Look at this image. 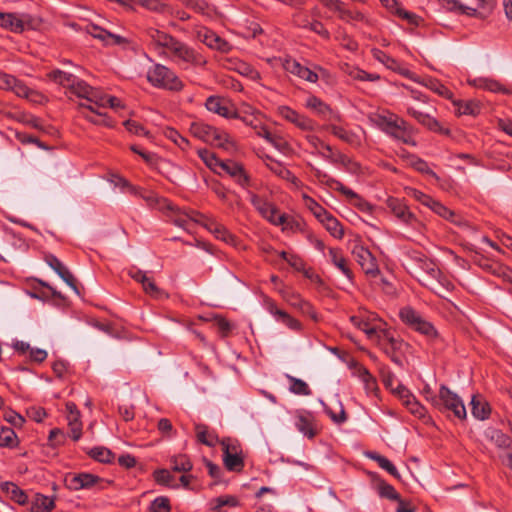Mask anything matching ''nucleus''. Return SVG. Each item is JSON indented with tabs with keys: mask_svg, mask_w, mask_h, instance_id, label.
<instances>
[{
	"mask_svg": "<svg viewBox=\"0 0 512 512\" xmlns=\"http://www.w3.org/2000/svg\"><path fill=\"white\" fill-rule=\"evenodd\" d=\"M360 379L363 381L367 392H373L377 390V381L375 377L363 366L358 369Z\"/></svg>",
	"mask_w": 512,
	"mask_h": 512,
	"instance_id": "57",
	"label": "nucleus"
},
{
	"mask_svg": "<svg viewBox=\"0 0 512 512\" xmlns=\"http://www.w3.org/2000/svg\"><path fill=\"white\" fill-rule=\"evenodd\" d=\"M18 445V437L10 427H0V447L14 448Z\"/></svg>",
	"mask_w": 512,
	"mask_h": 512,
	"instance_id": "47",
	"label": "nucleus"
},
{
	"mask_svg": "<svg viewBox=\"0 0 512 512\" xmlns=\"http://www.w3.org/2000/svg\"><path fill=\"white\" fill-rule=\"evenodd\" d=\"M88 32L94 37L97 38L105 43H108L109 40H113V43L115 44H121L123 42V38L119 35L112 34L105 29L92 25Z\"/></svg>",
	"mask_w": 512,
	"mask_h": 512,
	"instance_id": "44",
	"label": "nucleus"
},
{
	"mask_svg": "<svg viewBox=\"0 0 512 512\" xmlns=\"http://www.w3.org/2000/svg\"><path fill=\"white\" fill-rule=\"evenodd\" d=\"M284 69L311 83L318 81V75L316 72L310 70L308 67L302 66L298 61L292 58H286L283 62Z\"/></svg>",
	"mask_w": 512,
	"mask_h": 512,
	"instance_id": "17",
	"label": "nucleus"
},
{
	"mask_svg": "<svg viewBox=\"0 0 512 512\" xmlns=\"http://www.w3.org/2000/svg\"><path fill=\"white\" fill-rule=\"evenodd\" d=\"M0 89L14 92L19 97H28L30 89L13 75L0 71Z\"/></svg>",
	"mask_w": 512,
	"mask_h": 512,
	"instance_id": "16",
	"label": "nucleus"
},
{
	"mask_svg": "<svg viewBox=\"0 0 512 512\" xmlns=\"http://www.w3.org/2000/svg\"><path fill=\"white\" fill-rule=\"evenodd\" d=\"M344 72L349 75L352 79L359 81H378L380 76L378 74L368 73L358 67L346 65Z\"/></svg>",
	"mask_w": 512,
	"mask_h": 512,
	"instance_id": "45",
	"label": "nucleus"
},
{
	"mask_svg": "<svg viewBox=\"0 0 512 512\" xmlns=\"http://www.w3.org/2000/svg\"><path fill=\"white\" fill-rule=\"evenodd\" d=\"M244 454H228L223 455V463L228 471L241 472L244 469Z\"/></svg>",
	"mask_w": 512,
	"mask_h": 512,
	"instance_id": "42",
	"label": "nucleus"
},
{
	"mask_svg": "<svg viewBox=\"0 0 512 512\" xmlns=\"http://www.w3.org/2000/svg\"><path fill=\"white\" fill-rule=\"evenodd\" d=\"M54 507L53 498L37 493L32 501L30 512H51Z\"/></svg>",
	"mask_w": 512,
	"mask_h": 512,
	"instance_id": "35",
	"label": "nucleus"
},
{
	"mask_svg": "<svg viewBox=\"0 0 512 512\" xmlns=\"http://www.w3.org/2000/svg\"><path fill=\"white\" fill-rule=\"evenodd\" d=\"M325 226L327 231L335 238L341 239L344 236V230L341 223L330 213L327 214L320 220Z\"/></svg>",
	"mask_w": 512,
	"mask_h": 512,
	"instance_id": "37",
	"label": "nucleus"
},
{
	"mask_svg": "<svg viewBox=\"0 0 512 512\" xmlns=\"http://www.w3.org/2000/svg\"><path fill=\"white\" fill-rule=\"evenodd\" d=\"M296 427L308 438H313L316 435L313 424V416L310 412H298L297 413Z\"/></svg>",
	"mask_w": 512,
	"mask_h": 512,
	"instance_id": "26",
	"label": "nucleus"
},
{
	"mask_svg": "<svg viewBox=\"0 0 512 512\" xmlns=\"http://www.w3.org/2000/svg\"><path fill=\"white\" fill-rule=\"evenodd\" d=\"M287 379L290 382V392L296 395L304 396H308L312 393L311 389L309 388L308 384L305 381L291 375H287Z\"/></svg>",
	"mask_w": 512,
	"mask_h": 512,
	"instance_id": "50",
	"label": "nucleus"
},
{
	"mask_svg": "<svg viewBox=\"0 0 512 512\" xmlns=\"http://www.w3.org/2000/svg\"><path fill=\"white\" fill-rule=\"evenodd\" d=\"M471 412L472 415L479 419L485 420L490 416L491 408L487 401L483 398L474 395L471 399Z\"/></svg>",
	"mask_w": 512,
	"mask_h": 512,
	"instance_id": "29",
	"label": "nucleus"
},
{
	"mask_svg": "<svg viewBox=\"0 0 512 512\" xmlns=\"http://www.w3.org/2000/svg\"><path fill=\"white\" fill-rule=\"evenodd\" d=\"M319 155L327 159L331 163L341 164L342 166L349 170H351L354 167H357V164L355 162H353L347 155L341 153L340 151H334L332 149V152H327L324 150L323 152H319Z\"/></svg>",
	"mask_w": 512,
	"mask_h": 512,
	"instance_id": "33",
	"label": "nucleus"
},
{
	"mask_svg": "<svg viewBox=\"0 0 512 512\" xmlns=\"http://www.w3.org/2000/svg\"><path fill=\"white\" fill-rule=\"evenodd\" d=\"M165 54L177 62H183L192 66H202L206 63L200 53L177 38H174Z\"/></svg>",
	"mask_w": 512,
	"mask_h": 512,
	"instance_id": "6",
	"label": "nucleus"
},
{
	"mask_svg": "<svg viewBox=\"0 0 512 512\" xmlns=\"http://www.w3.org/2000/svg\"><path fill=\"white\" fill-rule=\"evenodd\" d=\"M302 198L306 208L309 209L319 221L327 214L328 211L312 197L303 194Z\"/></svg>",
	"mask_w": 512,
	"mask_h": 512,
	"instance_id": "52",
	"label": "nucleus"
},
{
	"mask_svg": "<svg viewBox=\"0 0 512 512\" xmlns=\"http://www.w3.org/2000/svg\"><path fill=\"white\" fill-rule=\"evenodd\" d=\"M352 254L360 266L373 257V254L361 244H356L353 247Z\"/></svg>",
	"mask_w": 512,
	"mask_h": 512,
	"instance_id": "64",
	"label": "nucleus"
},
{
	"mask_svg": "<svg viewBox=\"0 0 512 512\" xmlns=\"http://www.w3.org/2000/svg\"><path fill=\"white\" fill-rule=\"evenodd\" d=\"M205 107L208 111L218 114L225 118H238L236 111H231L224 100L217 96H210L205 102Z\"/></svg>",
	"mask_w": 512,
	"mask_h": 512,
	"instance_id": "21",
	"label": "nucleus"
},
{
	"mask_svg": "<svg viewBox=\"0 0 512 512\" xmlns=\"http://www.w3.org/2000/svg\"><path fill=\"white\" fill-rule=\"evenodd\" d=\"M486 437L500 449L512 448V438L496 428H489Z\"/></svg>",
	"mask_w": 512,
	"mask_h": 512,
	"instance_id": "30",
	"label": "nucleus"
},
{
	"mask_svg": "<svg viewBox=\"0 0 512 512\" xmlns=\"http://www.w3.org/2000/svg\"><path fill=\"white\" fill-rule=\"evenodd\" d=\"M391 2L392 6H390V8L393 13L398 15L400 18L407 20L408 23L417 25L419 19L417 15L401 8L395 0H391Z\"/></svg>",
	"mask_w": 512,
	"mask_h": 512,
	"instance_id": "60",
	"label": "nucleus"
},
{
	"mask_svg": "<svg viewBox=\"0 0 512 512\" xmlns=\"http://www.w3.org/2000/svg\"><path fill=\"white\" fill-rule=\"evenodd\" d=\"M251 204L268 221L274 225H282L286 222L285 214H279L277 208L263 197L257 194H251Z\"/></svg>",
	"mask_w": 512,
	"mask_h": 512,
	"instance_id": "9",
	"label": "nucleus"
},
{
	"mask_svg": "<svg viewBox=\"0 0 512 512\" xmlns=\"http://www.w3.org/2000/svg\"><path fill=\"white\" fill-rule=\"evenodd\" d=\"M277 113L286 121L294 124L297 128L303 131H313L316 127V123L309 117L298 113L296 110L289 106H279Z\"/></svg>",
	"mask_w": 512,
	"mask_h": 512,
	"instance_id": "10",
	"label": "nucleus"
},
{
	"mask_svg": "<svg viewBox=\"0 0 512 512\" xmlns=\"http://www.w3.org/2000/svg\"><path fill=\"white\" fill-rule=\"evenodd\" d=\"M146 35L149 37V39L155 45L156 48H163L165 50L168 49V47L175 38L171 34L153 27L146 29Z\"/></svg>",
	"mask_w": 512,
	"mask_h": 512,
	"instance_id": "24",
	"label": "nucleus"
},
{
	"mask_svg": "<svg viewBox=\"0 0 512 512\" xmlns=\"http://www.w3.org/2000/svg\"><path fill=\"white\" fill-rule=\"evenodd\" d=\"M401 320L415 331L425 335L429 339L438 337V332L435 327L426 321L420 313L411 307H404L400 310Z\"/></svg>",
	"mask_w": 512,
	"mask_h": 512,
	"instance_id": "7",
	"label": "nucleus"
},
{
	"mask_svg": "<svg viewBox=\"0 0 512 512\" xmlns=\"http://www.w3.org/2000/svg\"><path fill=\"white\" fill-rule=\"evenodd\" d=\"M374 342L395 364L403 365V349L407 344L402 339L395 337L390 330L383 329Z\"/></svg>",
	"mask_w": 512,
	"mask_h": 512,
	"instance_id": "5",
	"label": "nucleus"
},
{
	"mask_svg": "<svg viewBox=\"0 0 512 512\" xmlns=\"http://www.w3.org/2000/svg\"><path fill=\"white\" fill-rule=\"evenodd\" d=\"M103 480L91 473L69 474L65 478V485L69 490L78 491L81 489H90Z\"/></svg>",
	"mask_w": 512,
	"mask_h": 512,
	"instance_id": "12",
	"label": "nucleus"
},
{
	"mask_svg": "<svg viewBox=\"0 0 512 512\" xmlns=\"http://www.w3.org/2000/svg\"><path fill=\"white\" fill-rule=\"evenodd\" d=\"M189 131L195 138L222 148L227 151L236 150V143L224 130L213 127L201 121H194L190 124Z\"/></svg>",
	"mask_w": 512,
	"mask_h": 512,
	"instance_id": "1",
	"label": "nucleus"
},
{
	"mask_svg": "<svg viewBox=\"0 0 512 512\" xmlns=\"http://www.w3.org/2000/svg\"><path fill=\"white\" fill-rule=\"evenodd\" d=\"M378 125L383 132L394 139L407 145L416 146L417 143L413 138V128L403 118L379 116Z\"/></svg>",
	"mask_w": 512,
	"mask_h": 512,
	"instance_id": "2",
	"label": "nucleus"
},
{
	"mask_svg": "<svg viewBox=\"0 0 512 512\" xmlns=\"http://www.w3.org/2000/svg\"><path fill=\"white\" fill-rule=\"evenodd\" d=\"M306 107L316 112L318 115L325 117L331 113V108L320 98L316 96H310L306 100Z\"/></svg>",
	"mask_w": 512,
	"mask_h": 512,
	"instance_id": "49",
	"label": "nucleus"
},
{
	"mask_svg": "<svg viewBox=\"0 0 512 512\" xmlns=\"http://www.w3.org/2000/svg\"><path fill=\"white\" fill-rule=\"evenodd\" d=\"M478 87L491 92H499L503 94H509L510 91L505 88L499 81L488 78H480L478 80Z\"/></svg>",
	"mask_w": 512,
	"mask_h": 512,
	"instance_id": "54",
	"label": "nucleus"
},
{
	"mask_svg": "<svg viewBox=\"0 0 512 512\" xmlns=\"http://www.w3.org/2000/svg\"><path fill=\"white\" fill-rule=\"evenodd\" d=\"M195 431L197 440L208 447H215L220 441L217 434L209 430L208 426L205 424H196Z\"/></svg>",
	"mask_w": 512,
	"mask_h": 512,
	"instance_id": "27",
	"label": "nucleus"
},
{
	"mask_svg": "<svg viewBox=\"0 0 512 512\" xmlns=\"http://www.w3.org/2000/svg\"><path fill=\"white\" fill-rule=\"evenodd\" d=\"M0 489L10 500L19 505H25L28 502V495L18 485L10 481H4L0 484Z\"/></svg>",
	"mask_w": 512,
	"mask_h": 512,
	"instance_id": "22",
	"label": "nucleus"
},
{
	"mask_svg": "<svg viewBox=\"0 0 512 512\" xmlns=\"http://www.w3.org/2000/svg\"><path fill=\"white\" fill-rule=\"evenodd\" d=\"M366 456L377 462V464L382 468L384 469L385 471H387L390 475H392L393 477L399 479L400 478V475L396 469V467L392 464V462L387 459L386 457L378 454L377 452H374V451H370V452H367L366 453Z\"/></svg>",
	"mask_w": 512,
	"mask_h": 512,
	"instance_id": "41",
	"label": "nucleus"
},
{
	"mask_svg": "<svg viewBox=\"0 0 512 512\" xmlns=\"http://www.w3.org/2000/svg\"><path fill=\"white\" fill-rule=\"evenodd\" d=\"M45 261L68 286L77 291V285L74 276L56 256L53 254H48L45 256Z\"/></svg>",
	"mask_w": 512,
	"mask_h": 512,
	"instance_id": "18",
	"label": "nucleus"
},
{
	"mask_svg": "<svg viewBox=\"0 0 512 512\" xmlns=\"http://www.w3.org/2000/svg\"><path fill=\"white\" fill-rule=\"evenodd\" d=\"M407 114L414 118L420 125L424 126L425 128L434 133L443 135L450 134V130L447 128H443L440 122L435 117L430 115L428 112L418 110L414 107H408Z\"/></svg>",
	"mask_w": 512,
	"mask_h": 512,
	"instance_id": "11",
	"label": "nucleus"
},
{
	"mask_svg": "<svg viewBox=\"0 0 512 512\" xmlns=\"http://www.w3.org/2000/svg\"><path fill=\"white\" fill-rule=\"evenodd\" d=\"M203 226L211 233H213L216 238L226 243H231L234 241V236L226 229V227L214 219H206V221L203 222Z\"/></svg>",
	"mask_w": 512,
	"mask_h": 512,
	"instance_id": "28",
	"label": "nucleus"
},
{
	"mask_svg": "<svg viewBox=\"0 0 512 512\" xmlns=\"http://www.w3.org/2000/svg\"><path fill=\"white\" fill-rule=\"evenodd\" d=\"M170 466L174 472H189L193 468L190 458L185 454H179L170 458Z\"/></svg>",
	"mask_w": 512,
	"mask_h": 512,
	"instance_id": "43",
	"label": "nucleus"
},
{
	"mask_svg": "<svg viewBox=\"0 0 512 512\" xmlns=\"http://www.w3.org/2000/svg\"><path fill=\"white\" fill-rule=\"evenodd\" d=\"M266 167L273 172L278 177L292 182L293 184H297L299 182L298 178L288 169L286 168L280 161H271V163H266Z\"/></svg>",
	"mask_w": 512,
	"mask_h": 512,
	"instance_id": "38",
	"label": "nucleus"
},
{
	"mask_svg": "<svg viewBox=\"0 0 512 512\" xmlns=\"http://www.w3.org/2000/svg\"><path fill=\"white\" fill-rule=\"evenodd\" d=\"M386 205L395 215V217H397L403 223L411 226L420 224L417 217L409 210L408 206L403 202V200L395 197H389L386 200Z\"/></svg>",
	"mask_w": 512,
	"mask_h": 512,
	"instance_id": "13",
	"label": "nucleus"
},
{
	"mask_svg": "<svg viewBox=\"0 0 512 512\" xmlns=\"http://www.w3.org/2000/svg\"><path fill=\"white\" fill-rule=\"evenodd\" d=\"M147 80L156 88L171 91H180L184 86L175 72L162 64H155L148 70Z\"/></svg>",
	"mask_w": 512,
	"mask_h": 512,
	"instance_id": "4",
	"label": "nucleus"
},
{
	"mask_svg": "<svg viewBox=\"0 0 512 512\" xmlns=\"http://www.w3.org/2000/svg\"><path fill=\"white\" fill-rule=\"evenodd\" d=\"M305 138L309 145L315 150L312 153H317L319 155V152H323L324 150L327 152H332V147L324 143L318 136L308 134Z\"/></svg>",
	"mask_w": 512,
	"mask_h": 512,
	"instance_id": "61",
	"label": "nucleus"
},
{
	"mask_svg": "<svg viewBox=\"0 0 512 512\" xmlns=\"http://www.w3.org/2000/svg\"><path fill=\"white\" fill-rule=\"evenodd\" d=\"M0 26L15 33L24 31V22L13 13L0 12Z\"/></svg>",
	"mask_w": 512,
	"mask_h": 512,
	"instance_id": "31",
	"label": "nucleus"
},
{
	"mask_svg": "<svg viewBox=\"0 0 512 512\" xmlns=\"http://www.w3.org/2000/svg\"><path fill=\"white\" fill-rule=\"evenodd\" d=\"M329 129L334 136L350 145H358L360 143V140L355 133L344 129L341 126L331 125Z\"/></svg>",
	"mask_w": 512,
	"mask_h": 512,
	"instance_id": "46",
	"label": "nucleus"
},
{
	"mask_svg": "<svg viewBox=\"0 0 512 512\" xmlns=\"http://www.w3.org/2000/svg\"><path fill=\"white\" fill-rule=\"evenodd\" d=\"M197 37L209 48L218 50L222 53H228L232 49V46L229 42L222 39L215 32L207 28H201L198 30Z\"/></svg>",
	"mask_w": 512,
	"mask_h": 512,
	"instance_id": "15",
	"label": "nucleus"
},
{
	"mask_svg": "<svg viewBox=\"0 0 512 512\" xmlns=\"http://www.w3.org/2000/svg\"><path fill=\"white\" fill-rule=\"evenodd\" d=\"M147 512H171L169 498L165 496L155 498L151 502Z\"/></svg>",
	"mask_w": 512,
	"mask_h": 512,
	"instance_id": "58",
	"label": "nucleus"
},
{
	"mask_svg": "<svg viewBox=\"0 0 512 512\" xmlns=\"http://www.w3.org/2000/svg\"><path fill=\"white\" fill-rule=\"evenodd\" d=\"M430 209L433 212H435L437 215H439L440 217H442L456 225H461L463 222L461 216L457 215L454 211L450 210L449 208H447L446 206H444L442 203H440L437 200H434Z\"/></svg>",
	"mask_w": 512,
	"mask_h": 512,
	"instance_id": "36",
	"label": "nucleus"
},
{
	"mask_svg": "<svg viewBox=\"0 0 512 512\" xmlns=\"http://www.w3.org/2000/svg\"><path fill=\"white\" fill-rule=\"evenodd\" d=\"M350 321L355 327L362 330L367 335L368 339H370L373 342L377 338L379 333L383 330L381 328L371 325L367 320H364L360 316H351Z\"/></svg>",
	"mask_w": 512,
	"mask_h": 512,
	"instance_id": "32",
	"label": "nucleus"
},
{
	"mask_svg": "<svg viewBox=\"0 0 512 512\" xmlns=\"http://www.w3.org/2000/svg\"><path fill=\"white\" fill-rule=\"evenodd\" d=\"M200 159L205 163V165L212 170L213 172L221 175L220 164H222L223 160L219 159L217 155L208 149H199L197 151Z\"/></svg>",
	"mask_w": 512,
	"mask_h": 512,
	"instance_id": "39",
	"label": "nucleus"
},
{
	"mask_svg": "<svg viewBox=\"0 0 512 512\" xmlns=\"http://www.w3.org/2000/svg\"><path fill=\"white\" fill-rule=\"evenodd\" d=\"M456 107V114L461 115H471L477 116L481 112V105L476 100H468V101H454L453 102Z\"/></svg>",
	"mask_w": 512,
	"mask_h": 512,
	"instance_id": "34",
	"label": "nucleus"
},
{
	"mask_svg": "<svg viewBox=\"0 0 512 512\" xmlns=\"http://www.w3.org/2000/svg\"><path fill=\"white\" fill-rule=\"evenodd\" d=\"M431 403L441 412L451 411L458 419H466L467 413L463 401L445 385L440 386L438 396L431 397Z\"/></svg>",
	"mask_w": 512,
	"mask_h": 512,
	"instance_id": "3",
	"label": "nucleus"
},
{
	"mask_svg": "<svg viewBox=\"0 0 512 512\" xmlns=\"http://www.w3.org/2000/svg\"><path fill=\"white\" fill-rule=\"evenodd\" d=\"M324 6L338 13L339 18L344 21L362 20L363 15L358 11L345 9L340 0H319Z\"/></svg>",
	"mask_w": 512,
	"mask_h": 512,
	"instance_id": "20",
	"label": "nucleus"
},
{
	"mask_svg": "<svg viewBox=\"0 0 512 512\" xmlns=\"http://www.w3.org/2000/svg\"><path fill=\"white\" fill-rule=\"evenodd\" d=\"M70 92L79 98L88 100L91 93H94V88L88 85L85 81L76 78L75 82L69 89Z\"/></svg>",
	"mask_w": 512,
	"mask_h": 512,
	"instance_id": "48",
	"label": "nucleus"
},
{
	"mask_svg": "<svg viewBox=\"0 0 512 512\" xmlns=\"http://www.w3.org/2000/svg\"><path fill=\"white\" fill-rule=\"evenodd\" d=\"M47 77L50 80L54 81L55 83L65 87V88H68V89L71 88V86L73 85V83L75 82V80L77 78L72 73H68V72H65V71H62L59 69L50 71L47 74Z\"/></svg>",
	"mask_w": 512,
	"mask_h": 512,
	"instance_id": "40",
	"label": "nucleus"
},
{
	"mask_svg": "<svg viewBox=\"0 0 512 512\" xmlns=\"http://www.w3.org/2000/svg\"><path fill=\"white\" fill-rule=\"evenodd\" d=\"M219 171L228 174L235 182L241 187L245 188L250 183V177L247 174L244 166L234 160H225L220 164Z\"/></svg>",
	"mask_w": 512,
	"mask_h": 512,
	"instance_id": "14",
	"label": "nucleus"
},
{
	"mask_svg": "<svg viewBox=\"0 0 512 512\" xmlns=\"http://www.w3.org/2000/svg\"><path fill=\"white\" fill-rule=\"evenodd\" d=\"M371 54L375 60L385 65L388 69L398 71L401 75L412 79V72L408 69L401 68L399 62L386 54L384 51L378 48H373L371 49Z\"/></svg>",
	"mask_w": 512,
	"mask_h": 512,
	"instance_id": "19",
	"label": "nucleus"
},
{
	"mask_svg": "<svg viewBox=\"0 0 512 512\" xmlns=\"http://www.w3.org/2000/svg\"><path fill=\"white\" fill-rule=\"evenodd\" d=\"M411 259L415 262L416 266L425 272L428 276L432 278H437L440 274V270L437 267L436 263L426 257L424 254L419 252H414L411 256Z\"/></svg>",
	"mask_w": 512,
	"mask_h": 512,
	"instance_id": "23",
	"label": "nucleus"
},
{
	"mask_svg": "<svg viewBox=\"0 0 512 512\" xmlns=\"http://www.w3.org/2000/svg\"><path fill=\"white\" fill-rule=\"evenodd\" d=\"M222 446L223 455L228 454H241L243 453L240 442L237 439L223 438L219 441Z\"/></svg>",
	"mask_w": 512,
	"mask_h": 512,
	"instance_id": "55",
	"label": "nucleus"
},
{
	"mask_svg": "<svg viewBox=\"0 0 512 512\" xmlns=\"http://www.w3.org/2000/svg\"><path fill=\"white\" fill-rule=\"evenodd\" d=\"M163 133L167 139L174 142L182 150L187 149V147L189 146L188 139L183 137L176 129L172 127H166L163 130Z\"/></svg>",
	"mask_w": 512,
	"mask_h": 512,
	"instance_id": "53",
	"label": "nucleus"
},
{
	"mask_svg": "<svg viewBox=\"0 0 512 512\" xmlns=\"http://www.w3.org/2000/svg\"><path fill=\"white\" fill-rule=\"evenodd\" d=\"M166 207L170 211L169 217L171 221L185 230L190 229L191 222L199 223L203 226V222H205L206 219H209L196 210H181L180 208L173 206L171 203H168Z\"/></svg>",
	"mask_w": 512,
	"mask_h": 512,
	"instance_id": "8",
	"label": "nucleus"
},
{
	"mask_svg": "<svg viewBox=\"0 0 512 512\" xmlns=\"http://www.w3.org/2000/svg\"><path fill=\"white\" fill-rule=\"evenodd\" d=\"M407 409L415 416L421 418L425 415V408L416 400L415 396L411 394L409 398L403 401Z\"/></svg>",
	"mask_w": 512,
	"mask_h": 512,
	"instance_id": "62",
	"label": "nucleus"
},
{
	"mask_svg": "<svg viewBox=\"0 0 512 512\" xmlns=\"http://www.w3.org/2000/svg\"><path fill=\"white\" fill-rule=\"evenodd\" d=\"M349 194H345L344 196L347 198L349 203L355 207H357L359 210L363 212H368L371 210L370 204L363 199L361 196H359L356 192H354L352 189L349 188Z\"/></svg>",
	"mask_w": 512,
	"mask_h": 512,
	"instance_id": "56",
	"label": "nucleus"
},
{
	"mask_svg": "<svg viewBox=\"0 0 512 512\" xmlns=\"http://www.w3.org/2000/svg\"><path fill=\"white\" fill-rule=\"evenodd\" d=\"M378 493L382 498H387L394 501L400 500V494L395 490V488L384 481L379 483Z\"/></svg>",
	"mask_w": 512,
	"mask_h": 512,
	"instance_id": "63",
	"label": "nucleus"
},
{
	"mask_svg": "<svg viewBox=\"0 0 512 512\" xmlns=\"http://www.w3.org/2000/svg\"><path fill=\"white\" fill-rule=\"evenodd\" d=\"M70 436L74 441H78L82 436V422L77 418V414L67 416Z\"/></svg>",
	"mask_w": 512,
	"mask_h": 512,
	"instance_id": "59",
	"label": "nucleus"
},
{
	"mask_svg": "<svg viewBox=\"0 0 512 512\" xmlns=\"http://www.w3.org/2000/svg\"><path fill=\"white\" fill-rule=\"evenodd\" d=\"M329 255L331 262L347 277L349 281L354 278L353 272L349 267L348 260L344 257L338 248H330Z\"/></svg>",
	"mask_w": 512,
	"mask_h": 512,
	"instance_id": "25",
	"label": "nucleus"
},
{
	"mask_svg": "<svg viewBox=\"0 0 512 512\" xmlns=\"http://www.w3.org/2000/svg\"><path fill=\"white\" fill-rule=\"evenodd\" d=\"M89 456L94 460L101 463H111L114 459V454L106 447H94L88 452Z\"/></svg>",
	"mask_w": 512,
	"mask_h": 512,
	"instance_id": "51",
	"label": "nucleus"
}]
</instances>
